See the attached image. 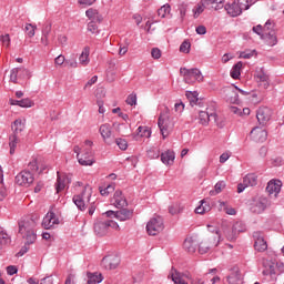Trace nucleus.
<instances>
[{
  "instance_id": "f257e3e1",
  "label": "nucleus",
  "mask_w": 284,
  "mask_h": 284,
  "mask_svg": "<svg viewBox=\"0 0 284 284\" xmlns=\"http://www.w3.org/2000/svg\"><path fill=\"white\" fill-rule=\"evenodd\" d=\"M34 227H37V222L32 219H24L19 222V234L26 239L24 246L18 252V256H23L30 250L28 245H32L37 241V234L34 233Z\"/></svg>"
},
{
  "instance_id": "f03ea898",
  "label": "nucleus",
  "mask_w": 284,
  "mask_h": 284,
  "mask_svg": "<svg viewBox=\"0 0 284 284\" xmlns=\"http://www.w3.org/2000/svg\"><path fill=\"white\" fill-rule=\"evenodd\" d=\"M73 152L77 154L78 163L80 165H94V153L92 152L91 148H80L79 145H75L73 148Z\"/></svg>"
},
{
  "instance_id": "7ed1b4c3",
  "label": "nucleus",
  "mask_w": 284,
  "mask_h": 284,
  "mask_svg": "<svg viewBox=\"0 0 284 284\" xmlns=\"http://www.w3.org/2000/svg\"><path fill=\"white\" fill-rule=\"evenodd\" d=\"M158 125L163 139H168L170 130L174 128V121L170 118V109L165 108V111L160 114Z\"/></svg>"
},
{
  "instance_id": "20e7f679",
  "label": "nucleus",
  "mask_w": 284,
  "mask_h": 284,
  "mask_svg": "<svg viewBox=\"0 0 284 284\" xmlns=\"http://www.w3.org/2000/svg\"><path fill=\"white\" fill-rule=\"evenodd\" d=\"M90 199H92V186L89 184L84 185L81 194L73 196V203L77 205L78 210L81 212L85 211L87 203H90Z\"/></svg>"
},
{
  "instance_id": "39448f33",
  "label": "nucleus",
  "mask_w": 284,
  "mask_h": 284,
  "mask_svg": "<svg viewBox=\"0 0 284 284\" xmlns=\"http://www.w3.org/2000/svg\"><path fill=\"white\" fill-rule=\"evenodd\" d=\"M180 73L184 77V81L189 83V85L196 83V81H199V83L203 81V73H201L199 69L181 68Z\"/></svg>"
},
{
  "instance_id": "423d86ee",
  "label": "nucleus",
  "mask_w": 284,
  "mask_h": 284,
  "mask_svg": "<svg viewBox=\"0 0 284 284\" xmlns=\"http://www.w3.org/2000/svg\"><path fill=\"white\" fill-rule=\"evenodd\" d=\"M216 236H211L207 240H203L197 247L199 254H207L212 247H217L221 243V234L219 231H215Z\"/></svg>"
},
{
  "instance_id": "0eeeda50",
  "label": "nucleus",
  "mask_w": 284,
  "mask_h": 284,
  "mask_svg": "<svg viewBox=\"0 0 284 284\" xmlns=\"http://www.w3.org/2000/svg\"><path fill=\"white\" fill-rule=\"evenodd\" d=\"M146 232L150 234V236H156V234H161V232H163V217H152L146 224Z\"/></svg>"
},
{
  "instance_id": "6e6552de",
  "label": "nucleus",
  "mask_w": 284,
  "mask_h": 284,
  "mask_svg": "<svg viewBox=\"0 0 284 284\" xmlns=\"http://www.w3.org/2000/svg\"><path fill=\"white\" fill-rule=\"evenodd\" d=\"M16 183L22 187H30L34 183V174L29 170H24L16 176Z\"/></svg>"
},
{
  "instance_id": "1a4fd4ad",
  "label": "nucleus",
  "mask_w": 284,
  "mask_h": 284,
  "mask_svg": "<svg viewBox=\"0 0 284 284\" xmlns=\"http://www.w3.org/2000/svg\"><path fill=\"white\" fill-rule=\"evenodd\" d=\"M255 81L264 90H267V88H270V75L265 72L264 68H257L255 70Z\"/></svg>"
},
{
  "instance_id": "9d476101",
  "label": "nucleus",
  "mask_w": 284,
  "mask_h": 284,
  "mask_svg": "<svg viewBox=\"0 0 284 284\" xmlns=\"http://www.w3.org/2000/svg\"><path fill=\"white\" fill-rule=\"evenodd\" d=\"M61 221L59 220V216L52 211H49L45 216L42 220V226L44 230H52L54 225H59Z\"/></svg>"
},
{
  "instance_id": "9b49d317",
  "label": "nucleus",
  "mask_w": 284,
  "mask_h": 284,
  "mask_svg": "<svg viewBox=\"0 0 284 284\" xmlns=\"http://www.w3.org/2000/svg\"><path fill=\"white\" fill-rule=\"evenodd\" d=\"M256 119L260 125H267V122L272 119V109L267 106H261L257 110Z\"/></svg>"
},
{
  "instance_id": "f8f14e48",
  "label": "nucleus",
  "mask_w": 284,
  "mask_h": 284,
  "mask_svg": "<svg viewBox=\"0 0 284 284\" xmlns=\"http://www.w3.org/2000/svg\"><path fill=\"white\" fill-rule=\"evenodd\" d=\"M121 263V258L116 255H106L102 258L101 265L104 270H116Z\"/></svg>"
},
{
  "instance_id": "ddd939ff",
  "label": "nucleus",
  "mask_w": 284,
  "mask_h": 284,
  "mask_svg": "<svg viewBox=\"0 0 284 284\" xmlns=\"http://www.w3.org/2000/svg\"><path fill=\"white\" fill-rule=\"evenodd\" d=\"M254 239V247L257 252H265L267 250V242L265 241V237L263 236L262 232H254L253 233Z\"/></svg>"
},
{
  "instance_id": "4468645a",
  "label": "nucleus",
  "mask_w": 284,
  "mask_h": 284,
  "mask_svg": "<svg viewBox=\"0 0 284 284\" xmlns=\"http://www.w3.org/2000/svg\"><path fill=\"white\" fill-rule=\"evenodd\" d=\"M251 138L255 143H265L267 141V131L265 129L255 126L251 131Z\"/></svg>"
},
{
  "instance_id": "2eb2a0df",
  "label": "nucleus",
  "mask_w": 284,
  "mask_h": 284,
  "mask_svg": "<svg viewBox=\"0 0 284 284\" xmlns=\"http://www.w3.org/2000/svg\"><path fill=\"white\" fill-rule=\"evenodd\" d=\"M199 121L201 125H207L210 122L216 123V113L210 112V109H206V111H200L199 112Z\"/></svg>"
},
{
  "instance_id": "dca6fc26",
  "label": "nucleus",
  "mask_w": 284,
  "mask_h": 284,
  "mask_svg": "<svg viewBox=\"0 0 284 284\" xmlns=\"http://www.w3.org/2000/svg\"><path fill=\"white\" fill-rule=\"evenodd\" d=\"M281 187H283V182L281 180H271L267 183L266 192H268L270 196H278L281 193Z\"/></svg>"
},
{
  "instance_id": "f3484780",
  "label": "nucleus",
  "mask_w": 284,
  "mask_h": 284,
  "mask_svg": "<svg viewBox=\"0 0 284 284\" xmlns=\"http://www.w3.org/2000/svg\"><path fill=\"white\" fill-rule=\"evenodd\" d=\"M225 99L229 103L239 104L241 103V99L239 98V92L234 87L224 88Z\"/></svg>"
},
{
  "instance_id": "a211bd4d",
  "label": "nucleus",
  "mask_w": 284,
  "mask_h": 284,
  "mask_svg": "<svg viewBox=\"0 0 284 284\" xmlns=\"http://www.w3.org/2000/svg\"><path fill=\"white\" fill-rule=\"evenodd\" d=\"M70 183H72V180L68 175L58 172V179L55 183L57 193L59 194V192H63V189L68 187Z\"/></svg>"
},
{
  "instance_id": "6ab92c4d",
  "label": "nucleus",
  "mask_w": 284,
  "mask_h": 284,
  "mask_svg": "<svg viewBox=\"0 0 284 284\" xmlns=\"http://www.w3.org/2000/svg\"><path fill=\"white\" fill-rule=\"evenodd\" d=\"M196 247H199V240L196 236H189L184 240L183 248L189 254H194V252H196Z\"/></svg>"
},
{
  "instance_id": "aec40b11",
  "label": "nucleus",
  "mask_w": 284,
  "mask_h": 284,
  "mask_svg": "<svg viewBox=\"0 0 284 284\" xmlns=\"http://www.w3.org/2000/svg\"><path fill=\"white\" fill-rule=\"evenodd\" d=\"M224 8L230 17H241L243 14V10L236 0H233L232 3H226Z\"/></svg>"
},
{
  "instance_id": "412c9836",
  "label": "nucleus",
  "mask_w": 284,
  "mask_h": 284,
  "mask_svg": "<svg viewBox=\"0 0 284 284\" xmlns=\"http://www.w3.org/2000/svg\"><path fill=\"white\" fill-rule=\"evenodd\" d=\"M266 207H267V199L262 197L252 204L251 212H253V214H261L265 212Z\"/></svg>"
},
{
  "instance_id": "4be33fe9",
  "label": "nucleus",
  "mask_w": 284,
  "mask_h": 284,
  "mask_svg": "<svg viewBox=\"0 0 284 284\" xmlns=\"http://www.w3.org/2000/svg\"><path fill=\"white\" fill-rule=\"evenodd\" d=\"M229 284H243V274L239 268H233L227 276Z\"/></svg>"
},
{
  "instance_id": "5701e85b",
  "label": "nucleus",
  "mask_w": 284,
  "mask_h": 284,
  "mask_svg": "<svg viewBox=\"0 0 284 284\" xmlns=\"http://www.w3.org/2000/svg\"><path fill=\"white\" fill-rule=\"evenodd\" d=\"M113 205L118 209L128 207V200L123 196V192L115 191L113 195Z\"/></svg>"
},
{
  "instance_id": "b1692460",
  "label": "nucleus",
  "mask_w": 284,
  "mask_h": 284,
  "mask_svg": "<svg viewBox=\"0 0 284 284\" xmlns=\"http://www.w3.org/2000/svg\"><path fill=\"white\" fill-rule=\"evenodd\" d=\"M79 64L82 65V68L90 65V47L85 45L82 49V52L79 55Z\"/></svg>"
},
{
  "instance_id": "393cba45",
  "label": "nucleus",
  "mask_w": 284,
  "mask_h": 284,
  "mask_svg": "<svg viewBox=\"0 0 284 284\" xmlns=\"http://www.w3.org/2000/svg\"><path fill=\"white\" fill-rule=\"evenodd\" d=\"M134 216L133 210L122 209L115 212V219L118 221H130Z\"/></svg>"
},
{
  "instance_id": "a878e982",
  "label": "nucleus",
  "mask_w": 284,
  "mask_h": 284,
  "mask_svg": "<svg viewBox=\"0 0 284 284\" xmlns=\"http://www.w3.org/2000/svg\"><path fill=\"white\" fill-rule=\"evenodd\" d=\"M94 232H95L97 236H105V234H108V232H109L106 221L95 222Z\"/></svg>"
},
{
  "instance_id": "bb28decb",
  "label": "nucleus",
  "mask_w": 284,
  "mask_h": 284,
  "mask_svg": "<svg viewBox=\"0 0 284 284\" xmlns=\"http://www.w3.org/2000/svg\"><path fill=\"white\" fill-rule=\"evenodd\" d=\"M87 284H98V283H103V274L99 272H88L87 273Z\"/></svg>"
},
{
  "instance_id": "cd10ccee",
  "label": "nucleus",
  "mask_w": 284,
  "mask_h": 284,
  "mask_svg": "<svg viewBox=\"0 0 284 284\" xmlns=\"http://www.w3.org/2000/svg\"><path fill=\"white\" fill-rule=\"evenodd\" d=\"M85 16L88 17V19H90V21H95L98 23H101V21H103V17L99 13V10L97 9H88L85 11Z\"/></svg>"
},
{
  "instance_id": "c85d7f7f",
  "label": "nucleus",
  "mask_w": 284,
  "mask_h": 284,
  "mask_svg": "<svg viewBox=\"0 0 284 284\" xmlns=\"http://www.w3.org/2000/svg\"><path fill=\"white\" fill-rule=\"evenodd\" d=\"M175 159L176 155L174 154V151H166L161 154V161L164 165H172Z\"/></svg>"
},
{
  "instance_id": "c756f323",
  "label": "nucleus",
  "mask_w": 284,
  "mask_h": 284,
  "mask_svg": "<svg viewBox=\"0 0 284 284\" xmlns=\"http://www.w3.org/2000/svg\"><path fill=\"white\" fill-rule=\"evenodd\" d=\"M262 39L271 48H274V45H276V43H278V38H276V33H274V32L265 33L264 36H262Z\"/></svg>"
},
{
  "instance_id": "7c9ffc66",
  "label": "nucleus",
  "mask_w": 284,
  "mask_h": 284,
  "mask_svg": "<svg viewBox=\"0 0 284 284\" xmlns=\"http://www.w3.org/2000/svg\"><path fill=\"white\" fill-rule=\"evenodd\" d=\"M12 130H13V134H17V136H19V134H21V132L26 130V120H21V119L16 120L12 124Z\"/></svg>"
},
{
  "instance_id": "2f4dec72",
  "label": "nucleus",
  "mask_w": 284,
  "mask_h": 284,
  "mask_svg": "<svg viewBox=\"0 0 284 284\" xmlns=\"http://www.w3.org/2000/svg\"><path fill=\"white\" fill-rule=\"evenodd\" d=\"M99 132L103 139V141H108L110 136H112V126L108 123L102 124L99 129Z\"/></svg>"
},
{
  "instance_id": "473e14b6",
  "label": "nucleus",
  "mask_w": 284,
  "mask_h": 284,
  "mask_svg": "<svg viewBox=\"0 0 284 284\" xmlns=\"http://www.w3.org/2000/svg\"><path fill=\"white\" fill-rule=\"evenodd\" d=\"M202 4H204L205 8H210V6H215L212 7L214 10H221L223 8V3H225V0H200Z\"/></svg>"
},
{
  "instance_id": "72a5a7b5",
  "label": "nucleus",
  "mask_w": 284,
  "mask_h": 284,
  "mask_svg": "<svg viewBox=\"0 0 284 284\" xmlns=\"http://www.w3.org/2000/svg\"><path fill=\"white\" fill-rule=\"evenodd\" d=\"M264 276H276V263L270 262L267 265L264 266L263 273Z\"/></svg>"
},
{
  "instance_id": "f704fd0d",
  "label": "nucleus",
  "mask_w": 284,
  "mask_h": 284,
  "mask_svg": "<svg viewBox=\"0 0 284 284\" xmlns=\"http://www.w3.org/2000/svg\"><path fill=\"white\" fill-rule=\"evenodd\" d=\"M257 181H258V178L254 173H250L243 179L244 185H246L247 187H254Z\"/></svg>"
},
{
  "instance_id": "c9c22d12",
  "label": "nucleus",
  "mask_w": 284,
  "mask_h": 284,
  "mask_svg": "<svg viewBox=\"0 0 284 284\" xmlns=\"http://www.w3.org/2000/svg\"><path fill=\"white\" fill-rule=\"evenodd\" d=\"M17 145H19V135L11 134L9 136V148H10V154H14L17 152Z\"/></svg>"
},
{
  "instance_id": "e433bc0d",
  "label": "nucleus",
  "mask_w": 284,
  "mask_h": 284,
  "mask_svg": "<svg viewBox=\"0 0 284 284\" xmlns=\"http://www.w3.org/2000/svg\"><path fill=\"white\" fill-rule=\"evenodd\" d=\"M193 12V18L199 19L203 12H205V4L200 1L192 10Z\"/></svg>"
},
{
  "instance_id": "4c0bfd02",
  "label": "nucleus",
  "mask_w": 284,
  "mask_h": 284,
  "mask_svg": "<svg viewBox=\"0 0 284 284\" xmlns=\"http://www.w3.org/2000/svg\"><path fill=\"white\" fill-rule=\"evenodd\" d=\"M241 68H243V62L241 61L233 65L230 72L232 79H239L241 77Z\"/></svg>"
},
{
  "instance_id": "58836bf2",
  "label": "nucleus",
  "mask_w": 284,
  "mask_h": 284,
  "mask_svg": "<svg viewBox=\"0 0 284 284\" xmlns=\"http://www.w3.org/2000/svg\"><path fill=\"white\" fill-rule=\"evenodd\" d=\"M237 4H240V8L243 10H250L254 3H256V0H235Z\"/></svg>"
},
{
  "instance_id": "ea45409f",
  "label": "nucleus",
  "mask_w": 284,
  "mask_h": 284,
  "mask_svg": "<svg viewBox=\"0 0 284 284\" xmlns=\"http://www.w3.org/2000/svg\"><path fill=\"white\" fill-rule=\"evenodd\" d=\"M114 190H115V187H114L113 183L106 185L105 187H103V186L99 187L101 196H110V194H112V192H114Z\"/></svg>"
},
{
  "instance_id": "a19ab883",
  "label": "nucleus",
  "mask_w": 284,
  "mask_h": 284,
  "mask_svg": "<svg viewBox=\"0 0 284 284\" xmlns=\"http://www.w3.org/2000/svg\"><path fill=\"white\" fill-rule=\"evenodd\" d=\"M171 10L172 8L166 3L158 10V17H161V19H165L168 14H170Z\"/></svg>"
},
{
  "instance_id": "79ce46f5",
  "label": "nucleus",
  "mask_w": 284,
  "mask_h": 284,
  "mask_svg": "<svg viewBox=\"0 0 284 284\" xmlns=\"http://www.w3.org/2000/svg\"><path fill=\"white\" fill-rule=\"evenodd\" d=\"M201 205L195 207V214H205V212H210V205H207V202L205 200H202Z\"/></svg>"
},
{
  "instance_id": "37998d69",
  "label": "nucleus",
  "mask_w": 284,
  "mask_h": 284,
  "mask_svg": "<svg viewBox=\"0 0 284 284\" xmlns=\"http://www.w3.org/2000/svg\"><path fill=\"white\" fill-rule=\"evenodd\" d=\"M138 134L144 139H150V136H152V131L148 129V126H139Z\"/></svg>"
},
{
  "instance_id": "c03bdc74",
  "label": "nucleus",
  "mask_w": 284,
  "mask_h": 284,
  "mask_svg": "<svg viewBox=\"0 0 284 284\" xmlns=\"http://www.w3.org/2000/svg\"><path fill=\"white\" fill-rule=\"evenodd\" d=\"M24 30L27 32V36L29 37V39H32V37H34L36 31H37V26L32 24V23H27L24 27Z\"/></svg>"
},
{
  "instance_id": "a18cd8bd",
  "label": "nucleus",
  "mask_w": 284,
  "mask_h": 284,
  "mask_svg": "<svg viewBox=\"0 0 284 284\" xmlns=\"http://www.w3.org/2000/svg\"><path fill=\"white\" fill-rule=\"evenodd\" d=\"M10 243V235L0 227V245H8Z\"/></svg>"
},
{
  "instance_id": "49530a36",
  "label": "nucleus",
  "mask_w": 284,
  "mask_h": 284,
  "mask_svg": "<svg viewBox=\"0 0 284 284\" xmlns=\"http://www.w3.org/2000/svg\"><path fill=\"white\" fill-rule=\"evenodd\" d=\"M101 22L90 21L88 23V32H91V34H99V24Z\"/></svg>"
},
{
  "instance_id": "de8ad7c7",
  "label": "nucleus",
  "mask_w": 284,
  "mask_h": 284,
  "mask_svg": "<svg viewBox=\"0 0 284 284\" xmlns=\"http://www.w3.org/2000/svg\"><path fill=\"white\" fill-rule=\"evenodd\" d=\"M232 227L234 229V232H236L237 234H241V232H245V230H247V226H245V224L242 221L235 222Z\"/></svg>"
},
{
  "instance_id": "09e8293b",
  "label": "nucleus",
  "mask_w": 284,
  "mask_h": 284,
  "mask_svg": "<svg viewBox=\"0 0 284 284\" xmlns=\"http://www.w3.org/2000/svg\"><path fill=\"white\" fill-rule=\"evenodd\" d=\"M215 191H211L210 194L211 196H214L216 194H221V192H223V189L225 187V182L220 181L215 184Z\"/></svg>"
},
{
  "instance_id": "8fccbe9b",
  "label": "nucleus",
  "mask_w": 284,
  "mask_h": 284,
  "mask_svg": "<svg viewBox=\"0 0 284 284\" xmlns=\"http://www.w3.org/2000/svg\"><path fill=\"white\" fill-rule=\"evenodd\" d=\"M64 65H65V68H70V69L77 70V68H79L80 64L77 61V58H70V59H67Z\"/></svg>"
},
{
  "instance_id": "3c124183",
  "label": "nucleus",
  "mask_w": 284,
  "mask_h": 284,
  "mask_svg": "<svg viewBox=\"0 0 284 284\" xmlns=\"http://www.w3.org/2000/svg\"><path fill=\"white\" fill-rule=\"evenodd\" d=\"M18 79H30V71L26 68H17Z\"/></svg>"
},
{
  "instance_id": "603ef678",
  "label": "nucleus",
  "mask_w": 284,
  "mask_h": 284,
  "mask_svg": "<svg viewBox=\"0 0 284 284\" xmlns=\"http://www.w3.org/2000/svg\"><path fill=\"white\" fill-rule=\"evenodd\" d=\"M220 206L224 210V212L226 214H229V216H234L236 215V210H234V207H230L227 206V204H225V202H221Z\"/></svg>"
},
{
  "instance_id": "864d4df0",
  "label": "nucleus",
  "mask_w": 284,
  "mask_h": 284,
  "mask_svg": "<svg viewBox=\"0 0 284 284\" xmlns=\"http://www.w3.org/2000/svg\"><path fill=\"white\" fill-rule=\"evenodd\" d=\"M225 237L226 241H236V239L239 237V233L232 227L231 231L225 232Z\"/></svg>"
},
{
  "instance_id": "5fc2aeb1",
  "label": "nucleus",
  "mask_w": 284,
  "mask_h": 284,
  "mask_svg": "<svg viewBox=\"0 0 284 284\" xmlns=\"http://www.w3.org/2000/svg\"><path fill=\"white\" fill-rule=\"evenodd\" d=\"M11 83H19V69L14 68L10 71Z\"/></svg>"
},
{
  "instance_id": "6e6d98bb",
  "label": "nucleus",
  "mask_w": 284,
  "mask_h": 284,
  "mask_svg": "<svg viewBox=\"0 0 284 284\" xmlns=\"http://www.w3.org/2000/svg\"><path fill=\"white\" fill-rule=\"evenodd\" d=\"M186 98L189 99L190 103H196V101H199V92L187 91L186 92Z\"/></svg>"
},
{
  "instance_id": "4d7b16f0",
  "label": "nucleus",
  "mask_w": 284,
  "mask_h": 284,
  "mask_svg": "<svg viewBox=\"0 0 284 284\" xmlns=\"http://www.w3.org/2000/svg\"><path fill=\"white\" fill-rule=\"evenodd\" d=\"M171 278L174 284H187V282H185V280H182L181 275L176 272L175 274L174 273L171 274Z\"/></svg>"
},
{
  "instance_id": "13d9d810",
  "label": "nucleus",
  "mask_w": 284,
  "mask_h": 284,
  "mask_svg": "<svg viewBox=\"0 0 284 284\" xmlns=\"http://www.w3.org/2000/svg\"><path fill=\"white\" fill-rule=\"evenodd\" d=\"M169 212L174 216L181 212V205L179 203H173L169 206Z\"/></svg>"
},
{
  "instance_id": "bf43d9fd",
  "label": "nucleus",
  "mask_w": 284,
  "mask_h": 284,
  "mask_svg": "<svg viewBox=\"0 0 284 284\" xmlns=\"http://www.w3.org/2000/svg\"><path fill=\"white\" fill-rule=\"evenodd\" d=\"M115 143L118 148H120L121 150L123 151L128 150V141L125 139L118 138L115 140Z\"/></svg>"
},
{
  "instance_id": "052dcab7",
  "label": "nucleus",
  "mask_w": 284,
  "mask_h": 284,
  "mask_svg": "<svg viewBox=\"0 0 284 284\" xmlns=\"http://www.w3.org/2000/svg\"><path fill=\"white\" fill-rule=\"evenodd\" d=\"M161 156V151L159 149H151L148 151L149 159H159Z\"/></svg>"
},
{
  "instance_id": "680f3d73",
  "label": "nucleus",
  "mask_w": 284,
  "mask_h": 284,
  "mask_svg": "<svg viewBox=\"0 0 284 284\" xmlns=\"http://www.w3.org/2000/svg\"><path fill=\"white\" fill-rule=\"evenodd\" d=\"M0 43L4 48H10V34L0 36Z\"/></svg>"
},
{
  "instance_id": "e2e57ef3",
  "label": "nucleus",
  "mask_w": 284,
  "mask_h": 284,
  "mask_svg": "<svg viewBox=\"0 0 284 284\" xmlns=\"http://www.w3.org/2000/svg\"><path fill=\"white\" fill-rule=\"evenodd\" d=\"M8 196V189L3 182H0V201H3Z\"/></svg>"
},
{
  "instance_id": "0e129e2a",
  "label": "nucleus",
  "mask_w": 284,
  "mask_h": 284,
  "mask_svg": "<svg viewBox=\"0 0 284 284\" xmlns=\"http://www.w3.org/2000/svg\"><path fill=\"white\" fill-rule=\"evenodd\" d=\"M32 105H34V102L29 98L20 100V108H32Z\"/></svg>"
},
{
  "instance_id": "69168bd1",
  "label": "nucleus",
  "mask_w": 284,
  "mask_h": 284,
  "mask_svg": "<svg viewBox=\"0 0 284 284\" xmlns=\"http://www.w3.org/2000/svg\"><path fill=\"white\" fill-rule=\"evenodd\" d=\"M126 104H128V105H136V93H131V94L126 98Z\"/></svg>"
},
{
  "instance_id": "338daca9",
  "label": "nucleus",
  "mask_w": 284,
  "mask_h": 284,
  "mask_svg": "<svg viewBox=\"0 0 284 284\" xmlns=\"http://www.w3.org/2000/svg\"><path fill=\"white\" fill-rule=\"evenodd\" d=\"M65 61H67L65 55L60 54V55H58V57L54 59V64H55V65H63V63H64V65H65Z\"/></svg>"
},
{
  "instance_id": "774afa93",
  "label": "nucleus",
  "mask_w": 284,
  "mask_h": 284,
  "mask_svg": "<svg viewBox=\"0 0 284 284\" xmlns=\"http://www.w3.org/2000/svg\"><path fill=\"white\" fill-rule=\"evenodd\" d=\"M275 271L277 272V274H283V272H284V263L283 262L275 263Z\"/></svg>"
}]
</instances>
